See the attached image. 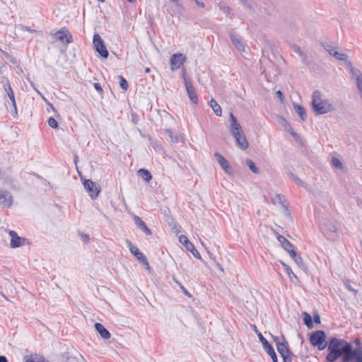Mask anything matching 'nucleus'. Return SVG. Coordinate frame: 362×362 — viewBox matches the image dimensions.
<instances>
[{
  "mask_svg": "<svg viewBox=\"0 0 362 362\" xmlns=\"http://www.w3.org/2000/svg\"><path fill=\"white\" fill-rule=\"evenodd\" d=\"M285 123L286 124V125L285 126L286 129L288 130V131H290V129H291V127L289 124H288V122L284 119Z\"/></svg>",
  "mask_w": 362,
  "mask_h": 362,
  "instance_id": "55",
  "label": "nucleus"
},
{
  "mask_svg": "<svg viewBox=\"0 0 362 362\" xmlns=\"http://www.w3.org/2000/svg\"><path fill=\"white\" fill-rule=\"evenodd\" d=\"M180 242L185 247V248L190 251L192 254L197 259H201V255L198 250L194 247V245L189 240L186 235H182L179 237Z\"/></svg>",
  "mask_w": 362,
  "mask_h": 362,
  "instance_id": "10",
  "label": "nucleus"
},
{
  "mask_svg": "<svg viewBox=\"0 0 362 362\" xmlns=\"http://www.w3.org/2000/svg\"><path fill=\"white\" fill-rule=\"evenodd\" d=\"M209 106L212 108L214 114L218 116L221 117L222 115V109L221 107L216 103V101L211 98L210 101L209 102Z\"/></svg>",
  "mask_w": 362,
  "mask_h": 362,
  "instance_id": "25",
  "label": "nucleus"
},
{
  "mask_svg": "<svg viewBox=\"0 0 362 362\" xmlns=\"http://www.w3.org/2000/svg\"><path fill=\"white\" fill-rule=\"evenodd\" d=\"M314 321L316 322V323H320V317L319 316V315H314Z\"/></svg>",
  "mask_w": 362,
  "mask_h": 362,
  "instance_id": "51",
  "label": "nucleus"
},
{
  "mask_svg": "<svg viewBox=\"0 0 362 362\" xmlns=\"http://www.w3.org/2000/svg\"><path fill=\"white\" fill-rule=\"evenodd\" d=\"M8 97L10 99V100L11 101V104L13 107V110H12V112H13L15 113V115H17V106H16L14 93H13V94H11V93H8Z\"/></svg>",
  "mask_w": 362,
  "mask_h": 362,
  "instance_id": "35",
  "label": "nucleus"
},
{
  "mask_svg": "<svg viewBox=\"0 0 362 362\" xmlns=\"http://www.w3.org/2000/svg\"><path fill=\"white\" fill-rule=\"evenodd\" d=\"M94 88L99 93H103V88L99 83H95Z\"/></svg>",
  "mask_w": 362,
  "mask_h": 362,
  "instance_id": "46",
  "label": "nucleus"
},
{
  "mask_svg": "<svg viewBox=\"0 0 362 362\" xmlns=\"http://www.w3.org/2000/svg\"><path fill=\"white\" fill-rule=\"evenodd\" d=\"M83 186L86 190L90 193V196L92 198H95L98 196L99 190L97 189L95 183L92 180H84Z\"/></svg>",
  "mask_w": 362,
  "mask_h": 362,
  "instance_id": "15",
  "label": "nucleus"
},
{
  "mask_svg": "<svg viewBox=\"0 0 362 362\" xmlns=\"http://www.w3.org/2000/svg\"><path fill=\"white\" fill-rule=\"evenodd\" d=\"M127 246L129 247L130 252L138 260H139L141 263L146 264L148 266V263L146 257L144 255L140 252L137 247L133 245L129 240H127Z\"/></svg>",
  "mask_w": 362,
  "mask_h": 362,
  "instance_id": "12",
  "label": "nucleus"
},
{
  "mask_svg": "<svg viewBox=\"0 0 362 362\" xmlns=\"http://www.w3.org/2000/svg\"><path fill=\"white\" fill-rule=\"evenodd\" d=\"M293 51L298 54L300 57H302V59L303 61L305 62V59H306V56L305 54L303 53V52L301 50L300 47L297 46V45H293Z\"/></svg>",
  "mask_w": 362,
  "mask_h": 362,
  "instance_id": "33",
  "label": "nucleus"
},
{
  "mask_svg": "<svg viewBox=\"0 0 362 362\" xmlns=\"http://www.w3.org/2000/svg\"><path fill=\"white\" fill-rule=\"evenodd\" d=\"M214 157L226 174L229 175H233V170L230 165H229L228 161L221 153L217 152L215 153Z\"/></svg>",
  "mask_w": 362,
  "mask_h": 362,
  "instance_id": "11",
  "label": "nucleus"
},
{
  "mask_svg": "<svg viewBox=\"0 0 362 362\" xmlns=\"http://www.w3.org/2000/svg\"><path fill=\"white\" fill-rule=\"evenodd\" d=\"M182 78L184 79L186 90H187V93L189 98L190 101L193 104L197 105L198 103L199 100H198V97H197L196 90L193 86V84H192L191 80H189L187 78L186 74L185 71L182 74Z\"/></svg>",
  "mask_w": 362,
  "mask_h": 362,
  "instance_id": "6",
  "label": "nucleus"
},
{
  "mask_svg": "<svg viewBox=\"0 0 362 362\" xmlns=\"http://www.w3.org/2000/svg\"><path fill=\"white\" fill-rule=\"evenodd\" d=\"M303 322L308 328L313 327V318L311 315L307 313H303Z\"/></svg>",
  "mask_w": 362,
  "mask_h": 362,
  "instance_id": "29",
  "label": "nucleus"
},
{
  "mask_svg": "<svg viewBox=\"0 0 362 362\" xmlns=\"http://www.w3.org/2000/svg\"><path fill=\"white\" fill-rule=\"evenodd\" d=\"M196 4L198 6H200V7H204V4L203 2H200L198 0H194Z\"/></svg>",
  "mask_w": 362,
  "mask_h": 362,
  "instance_id": "52",
  "label": "nucleus"
},
{
  "mask_svg": "<svg viewBox=\"0 0 362 362\" xmlns=\"http://www.w3.org/2000/svg\"><path fill=\"white\" fill-rule=\"evenodd\" d=\"M244 4H247V0H240Z\"/></svg>",
  "mask_w": 362,
  "mask_h": 362,
  "instance_id": "61",
  "label": "nucleus"
},
{
  "mask_svg": "<svg viewBox=\"0 0 362 362\" xmlns=\"http://www.w3.org/2000/svg\"><path fill=\"white\" fill-rule=\"evenodd\" d=\"M277 97L280 99L281 102L284 100V95L283 93L281 90H277L276 93Z\"/></svg>",
  "mask_w": 362,
  "mask_h": 362,
  "instance_id": "49",
  "label": "nucleus"
},
{
  "mask_svg": "<svg viewBox=\"0 0 362 362\" xmlns=\"http://www.w3.org/2000/svg\"><path fill=\"white\" fill-rule=\"evenodd\" d=\"M327 349L329 353L326 356L328 362H334L339 357L343 362H362V347L353 349L351 343L342 339L333 337L330 339Z\"/></svg>",
  "mask_w": 362,
  "mask_h": 362,
  "instance_id": "1",
  "label": "nucleus"
},
{
  "mask_svg": "<svg viewBox=\"0 0 362 362\" xmlns=\"http://www.w3.org/2000/svg\"><path fill=\"white\" fill-rule=\"evenodd\" d=\"M354 344L358 346H360L361 344V339L357 338L354 340Z\"/></svg>",
  "mask_w": 362,
  "mask_h": 362,
  "instance_id": "53",
  "label": "nucleus"
},
{
  "mask_svg": "<svg viewBox=\"0 0 362 362\" xmlns=\"http://www.w3.org/2000/svg\"><path fill=\"white\" fill-rule=\"evenodd\" d=\"M322 45L330 55H332V52H334L335 50L334 47L332 45H331L329 42H322Z\"/></svg>",
  "mask_w": 362,
  "mask_h": 362,
  "instance_id": "36",
  "label": "nucleus"
},
{
  "mask_svg": "<svg viewBox=\"0 0 362 362\" xmlns=\"http://www.w3.org/2000/svg\"><path fill=\"white\" fill-rule=\"evenodd\" d=\"M258 337L262 344L264 351L271 357L272 361L278 362L277 356L273 346L269 343V341L263 337L261 333H259Z\"/></svg>",
  "mask_w": 362,
  "mask_h": 362,
  "instance_id": "9",
  "label": "nucleus"
},
{
  "mask_svg": "<svg viewBox=\"0 0 362 362\" xmlns=\"http://www.w3.org/2000/svg\"><path fill=\"white\" fill-rule=\"evenodd\" d=\"M229 10H230L229 7H226V8H223V11L224 12H228Z\"/></svg>",
  "mask_w": 362,
  "mask_h": 362,
  "instance_id": "59",
  "label": "nucleus"
},
{
  "mask_svg": "<svg viewBox=\"0 0 362 362\" xmlns=\"http://www.w3.org/2000/svg\"><path fill=\"white\" fill-rule=\"evenodd\" d=\"M127 1L130 2V3H134L136 1V0H127Z\"/></svg>",
  "mask_w": 362,
  "mask_h": 362,
  "instance_id": "62",
  "label": "nucleus"
},
{
  "mask_svg": "<svg viewBox=\"0 0 362 362\" xmlns=\"http://www.w3.org/2000/svg\"><path fill=\"white\" fill-rule=\"evenodd\" d=\"M5 81H6V83L4 84V88L5 92L6 93L7 95H8V93H11V94L14 93L8 78H5Z\"/></svg>",
  "mask_w": 362,
  "mask_h": 362,
  "instance_id": "38",
  "label": "nucleus"
},
{
  "mask_svg": "<svg viewBox=\"0 0 362 362\" xmlns=\"http://www.w3.org/2000/svg\"><path fill=\"white\" fill-rule=\"evenodd\" d=\"M320 228L327 239L334 240L337 235L335 225L329 220L320 223Z\"/></svg>",
  "mask_w": 362,
  "mask_h": 362,
  "instance_id": "3",
  "label": "nucleus"
},
{
  "mask_svg": "<svg viewBox=\"0 0 362 362\" xmlns=\"http://www.w3.org/2000/svg\"><path fill=\"white\" fill-rule=\"evenodd\" d=\"M13 198L11 193L6 190H0V205L4 207H11Z\"/></svg>",
  "mask_w": 362,
  "mask_h": 362,
  "instance_id": "14",
  "label": "nucleus"
},
{
  "mask_svg": "<svg viewBox=\"0 0 362 362\" xmlns=\"http://www.w3.org/2000/svg\"><path fill=\"white\" fill-rule=\"evenodd\" d=\"M119 78L120 88L124 90H127L129 88V84L127 81L122 76H120Z\"/></svg>",
  "mask_w": 362,
  "mask_h": 362,
  "instance_id": "32",
  "label": "nucleus"
},
{
  "mask_svg": "<svg viewBox=\"0 0 362 362\" xmlns=\"http://www.w3.org/2000/svg\"><path fill=\"white\" fill-rule=\"evenodd\" d=\"M274 202H277L284 209V213L289 215V209L284 195L276 194L274 198Z\"/></svg>",
  "mask_w": 362,
  "mask_h": 362,
  "instance_id": "19",
  "label": "nucleus"
},
{
  "mask_svg": "<svg viewBox=\"0 0 362 362\" xmlns=\"http://www.w3.org/2000/svg\"><path fill=\"white\" fill-rule=\"evenodd\" d=\"M150 71H151V69H150L149 67H146V68L145 69V72H146V73H149Z\"/></svg>",
  "mask_w": 362,
  "mask_h": 362,
  "instance_id": "57",
  "label": "nucleus"
},
{
  "mask_svg": "<svg viewBox=\"0 0 362 362\" xmlns=\"http://www.w3.org/2000/svg\"><path fill=\"white\" fill-rule=\"evenodd\" d=\"M277 240L281 244V247L289 254L291 250H294L293 245L288 241L284 236L278 235Z\"/></svg>",
  "mask_w": 362,
  "mask_h": 362,
  "instance_id": "22",
  "label": "nucleus"
},
{
  "mask_svg": "<svg viewBox=\"0 0 362 362\" xmlns=\"http://www.w3.org/2000/svg\"><path fill=\"white\" fill-rule=\"evenodd\" d=\"M56 40L64 44H70L74 42L72 35L66 27L60 28L54 34Z\"/></svg>",
  "mask_w": 362,
  "mask_h": 362,
  "instance_id": "7",
  "label": "nucleus"
},
{
  "mask_svg": "<svg viewBox=\"0 0 362 362\" xmlns=\"http://www.w3.org/2000/svg\"><path fill=\"white\" fill-rule=\"evenodd\" d=\"M271 337L276 347L278 344H281V341L283 342V339H286L283 334L281 336L271 334Z\"/></svg>",
  "mask_w": 362,
  "mask_h": 362,
  "instance_id": "39",
  "label": "nucleus"
},
{
  "mask_svg": "<svg viewBox=\"0 0 362 362\" xmlns=\"http://www.w3.org/2000/svg\"><path fill=\"white\" fill-rule=\"evenodd\" d=\"M0 362H8V360L6 356H0Z\"/></svg>",
  "mask_w": 362,
  "mask_h": 362,
  "instance_id": "54",
  "label": "nucleus"
},
{
  "mask_svg": "<svg viewBox=\"0 0 362 362\" xmlns=\"http://www.w3.org/2000/svg\"><path fill=\"white\" fill-rule=\"evenodd\" d=\"M167 135L171 139L172 141L177 143L179 141V137L177 135H175L174 132L170 129H166Z\"/></svg>",
  "mask_w": 362,
  "mask_h": 362,
  "instance_id": "37",
  "label": "nucleus"
},
{
  "mask_svg": "<svg viewBox=\"0 0 362 362\" xmlns=\"http://www.w3.org/2000/svg\"><path fill=\"white\" fill-rule=\"evenodd\" d=\"M138 175L141 177L142 180L147 182H148L152 179V175L151 173L146 169L141 168L139 170Z\"/></svg>",
  "mask_w": 362,
  "mask_h": 362,
  "instance_id": "26",
  "label": "nucleus"
},
{
  "mask_svg": "<svg viewBox=\"0 0 362 362\" xmlns=\"http://www.w3.org/2000/svg\"><path fill=\"white\" fill-rule=\"evenodd\" d=\"M290 176L293 180V181L298 185H300L301 186L304 185L303 182H302L300 179L298 178L296 175H295L293 173H290Z\"/></svg>",
  "mask_w": 362,
  "mask_h": 362,
  "instance_id": "42",
  "label": "nucleus"
},
{
  "mask_svg": "<svg viewBox=\"0 0 362 362\" xmlns=\"http://www.w3.org/2000/svg\"><path fill=\"white\" fill-rule=\"evenodd\" d=\"M276 349L281 356L293 353L291 351L288 343L286 339H283V342L281 341V344H277Z\"/></svg>",
  "mask_w": 362,
  "mask_h": 362,
  "instance_id": "20",
  "label": "nucleus"
},
{
  "mask_svg": "<svg viewBox=\"0 0 362 362\" xmlns=\"http://www.w3.org/2000/svg\"><path fill=\"white\" fill-rule=\"evenodd\" d=\"M180 289L184 295H185L187 297H191V294L189 293V291L187 290V288L184 286H181Z\"/></svg>",
  "mask_w": 362,
  "mask_h": 362,
  "instance_id": "47",
  "label": "nucleus"
},
{
  "mask_svg": "<svg viewBox=\"0 0 362 362\" xmlns=\"http://www.w3.org/2000/svg\"><path fill=\"white\" fill-rule=\"evenodd\" d=\"M312 108L316 115L327 114L334 110L332 100L322 98L319 90H315L313 93Z\"/></svg>",
  "mask_w": 362,
  "mask_h": 362,
  "instance_id": "2",
  "label": "nucleus"
},
{
  "mask_svg": "<svg viewBox=\"0 0 362 362\" xmlns=\"http://www.w3.org/2000/svg\"><path fill=\"white\" fill-rule=\"evenodd\" d=\"M230 122L231 126L230 132L232 135L237 134V132H243L240 124L238 122L236 117L233 115V113H230Z\"/></svg>",
  "mask_w": 362,
  "mask_h": 362,
  "instance_id": "21",
  "label": "nucleus"
},
{
  "mask_svg": "<svg viewBox=\"0 0 362 362\" xmlns=\"http://www.w3.org/2000/svg\"><path fill=\"white\" fill-rule=\"evenodd\" d=\"M95 328L103 339H109L110 338L111 334L110 332L102 324L96 322Z\"/></svg>",
  "mask_w": 362,
  "mask_h": 362,
  "instance_id": "23",
  "label": "nucleus"
},
{
  "mask_svg": "<svg viewBox=\"0 0 362 362\" xmlns=\"http://www.w3.org/2000/svg\"><path fill=\"white\" fill-rule=\"evenodd\" d=\"M100 2H104L105 0H98Z\"/></svg>",
  "mask_w": 362,
  "mask_h": 362,
  "instance_id": "63",
  "label": "nucleus"
},
{
  "mask_svg": "<svg viewBox=\"0 0 362 362\" xmlns=\"http://www.w3.org/2000/svg\"><path fill=\"white\" fill-rule=\"evenodd\" d=\"M344 285L349 291L353 292L354 294H356L357 291L353 288L349 281H346V282H344Z\"/></svg>",
  "mask_w": 362,
  "mask_h": 362,
  "instance_id": "43",
  "label": "nucleus"
},
{
  "mask_svg": "<svg viewBox=\"0 0 362 362\" xmlns=\"http://www.w3.org/2000/svg\"><path fill=\"white\" fill-rule=\"evenodd\" d=\"M291 134L293 136H296L297 135V134L295 132H293V131H291L290 132Z\"/></svg>",
  "mask_w": 362,
  "mask_h": 362,
  "instance_id": "58",
  "label": "nucleus"
},
{
  "mask_svg": "<svg viewBox=\"0 0 362 362\" xmlns=\"http://www.w3.org/2000/svg\"><path fill=\"white\" fill-rule=\"evenodd\" d=\"M18 28L22 31H27V32H29L31 33L36 32L35 30L32 29L30 27L23 25H19L18 26Z\"/></svg>",
  "mask_w": 362,
  "mask_h": 362,
  "instance_id": "41",
  "label": "nucleus"
},
{
  "mask_svg": "<svg viewBox=\"0 0 362 362\" xmlns=\"http://www.w3.org/2000/svg\"><path fill=\"white\" fill-rule=\"evenodd\" d=\"M8 235L11 237L10 246L12 248H17L28 244V240L25 238L20 237L15 230H9Z\"/></svg>",
  "mask_w": 362,
  "mask_h": 362,
  "instance_id": "8",
  "label": "nucleus"
},
{
  "mask_svg": "<svg viewBox=\"0 0 362 362\" xmlns=\"http://www.w3.org/2000/svg\"><path fill=\"white\" fill-rule=\"evenodd\" d=\"M235 139L237 145L242 149H246L248 147V142L246 139V137L244 134V132H237L233 135Z\"/></svg>",
  "mask_w": 362,
  "mask_h": 362,
  "instance_id": "18",
  "label": "nucleus"
},
{
  "mask_svg": "<svg viewBox=\"0 0 362 362\" xmlns=\"http://www.w3.org/2000/svg\"><path fill=\"white\" fill-rule=\"evenodd\" d=\"M47 123L49 126L53 129H57L58 127V122L54 117H49Z\"/></svg>",
  "mask_w": 362,
  "mask_h": 362,
  "instance_id": "40",
  "label": "nucleus"
},
{
  "mask_svg": "<svg viewBox=\"0 0 362 362\" xmlns=\"http://www.w3.org/2000/svg\"><path fill=\"white\" fill-rule=\"evenodd\" d=\"M332 164L336 168H339V169L343 168V164H342L341 161L337 158L333 157L332 158Z\"/></svg>",
  "mask_w": 362,
  "mask_h": 362,
  "instance_id": "34",
  "label": "nucleus"
},
{
  "mask_svg": "<svg viewBox=\"0 0 362 362\" xmlns=\"http://www.w3.org/2000/svg\"><path fill=\"white\" fill-rule=\"evenodd\" d=\"M173 280L177 284V286L180 288L181 286H182L183 285L182 284L181 282H180L175 276H173Z\"/></svg>",
  "mask_w": 362,
  "mask_h": 362,
  "instance_id": "50",
  "label": "nucleus"
},
{
  "mask_svg": "<svg viewBox=\"0 0 362 362\" xmlns=\"http://www.w3.org/2000/svg\"><path fill=\"white\" fill-rule=\"evenodd\" d=\"M171 70L175 71L180 68L185 62V57L182 54L177 53L172 55L170 58Z\"/></svg>",
  "mask_w": 362,
  "mask_h": 362,
  "instance_id": "13",
  "label": "nucleus"
},
{
  "mask_svg": "<svg viewBox=\"0 0 362 362\" xmlns=\"http://www.w3.org/2000/svg\"><path fill=\"white\" fill-rule=\"evenodd\" d=\"M289 255L300 268H305L303 258L296 252L295 250H291Z\"/></svg>",
  "mask_w": 362,
  "mask_h": 362,
  "instance_id": "24",
  "label": "nucleus"
},
{
  "mask_svg": "<svg viewBox=\"0 0 362 362\" xmlns=\"http://www.w3.org/2000/svg\"><path fill=\"white\" fill-rule=\"evenodd\" d=\"M77 160H78V156L76 155L75 157H74V163H75V164H76Z\"/></svg>",
  "mask_w": 362,
  "mask_h": 362,
  "instance_id": "60",
  "label": "nucleus"
},
{
  "mask_svg": "<svg viewBox=\"0 0 362 362\" xmlns=\"http://www.w3.org/2000/svg\"><path fill=\"white\" fill-rule=\"evenodd\" d=\"M133 220L136 227L139 229H140L144 233H145L146 235H151V230L139 216H134Z\"/></svg>",
  "mask_w": 362,
  "mask_h": 362,
  "instance_id": "17",
  "label": "nucleus"
},
{
  "mask_svg": "<svg viewBox=\"0 0 362 362\" xmlns=\"http://www.w3.org/2000/svg\"><path fill=\"white\" fill-rule=\"evenodd\" d=\"M151 146L155 150H157V151L163 150L162 146L160 144H158L157 141L152 142Z\"/></svg>",
  "mask_w": 362,
  "mask_h": 362,
  "instance_id": "45",
  "label": "nucleus"
},
{
  "mask_svg": "<svg viewBox=\"0 0 362 362\" xmlns=\"http://www.w3.org/2000/svg\"><path fill=\"white\" fill-rule=\"evenodd\" d=\"M49 106L52 109L53 111L56 112V110L52 103H49Z\"/></svg>",
  "mask_w": 362,
  "mask_h": 362,
  "instance_id": "56",
  "label": "nucleus"
},
{
  "mask_svg": "<svg viewBox=\"0 0 362 362\" xmlns=\"http://www.w3.org/2000/svg\"><path fill=\"white\" fill-rule=\"evenodd\" d=\"M229 35L232 43L235 47V48L240 52H244L245 50V45L241 41L240 38L236 35L233 30L230 31Z\"/></svg>",
  "mask_w": 362,
  "mask_h": 362,
  "instance_id": "16",
  "label": "nucleus"
},
{
  "mask_svg": "<svg viewBox=\"0 0 362 362\" xmlns=\"http://www.w3.org/2000/svg\"><path fill=\"white\" fill-rule=\"evenodd\" d=\"M332 56L334 57L340 61H345L346 62L348 61V56L346 54L339 52L336 50H334V52H332Z\"/></svg>",
  "mask_w": 362,
  "mask_h": 362,
  "instance_id": "30",
  "label": "nucleus"
},
{
  "mask_svg": "<svg viewBox=\"0 0 362 362\" xmlns=\"http://www.w3.org/2000/svg\"><path fill=\"white\" fill-rule=\"evenodd\" d=\"M81 239L84 243H88L90 240L89 235L88 234H82Z\"/></svg>",
  "mask_w": 362,
  "mask_h": 362,
  "instance_id": "48",
  "label": "nucleus"
},
{
  "mask_svg": "<svg viewBox=\"0 0 362 362\" xmlns=\"http://www.w3.org/2000/svg\"><path fill=\"white\" fill-rule=\"evenodd\" d=\"M326 335L323 330H317L314 332L310 337V342L314 346H317L319 350L325 348L323 345L325 341Z\"/></svg>",
  "mask_w": 362,
  "mask_h": 362,
  "instance_id": "5",
  "label": "nucleus"
},
{
  "mask_svg": "<svg viewBox=\"0 0 362 362\" xmlns=\"http://www.w3.org/2000/svg\"><path fill=\"white\" fill-rule=\"evenodd\" d=\"M281 264L284 267L285 272H286L291 281H293L294 279H297L296 275L293 272L290 266L283 262H281Z\"/></svg>",
  "mask_w": 362,
  "mask_h": 362,
  "instance_id": "28",
  "label": "nucleus"
},
{
  "mask_svg": "<svg viewBox=\"0 0 362 362\" xmlns=\"http://www.w3.org/2000/svg\"><path fill=\"white\" fill-rule=\"evenodd\" d=\"M93 44L95 51L103 57L107 59L109 56V52L101 38L100 35L98 33L94 34L93 38Z\"/></svg>",
  "mask_w": 362,
  "mask_h": 362,
  "instance_id": "4",
  "label": "nucleus"
},
{
  "mask_svg": "<svg viewBox=\"0 0 362 362\" xmlns=\"http://www.w3.org/2000/svg\"><path fill=\"white\" fill-rule=\"evenodd\" d=\"M246 163L252 173L255 174H257L259 173V168L255 165L252 160H247Z\"/></svg>",
  "mask_w": 362,
  "mask_h": 362,
  "instance_id": "31",
  "label": "nucleus"
},
{
  "mask_svg": "<svg viewBox=\"0 0 362 362\" xmlns=\"http://www.w3.org/2000/svg\"><path fill=\"white\" fill-rule=\"evenodd\" d=\"M293 356V353L281 356L283 358V362H292Z\"/></svg>",
  "mask_w": 362,
  "mask_h": 362,
  "instance_id": "44",
  "label": "nucleus"
},
{
  "mask_svg": "<svg viewBox=\"0 0 362 362\" xmlns=\"http://www.w3.org/2000/svg\"><path fill=\"white\" fill-rule=\"evenodd\" d=\"M293 107L296 113L300 116V119L303 121H305L306 119L305 109L302 105L298 104H294Z\"/></svg>",
  "mask_w": 362,
  "mask_h": 362,
  "instance_id": "27",
  "label": "nucleus"
}]
</instances>
